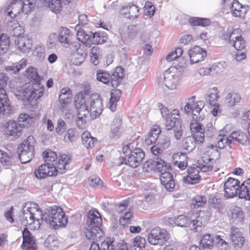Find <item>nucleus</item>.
<instances>
[{
	"label": "nucleus",
	"mask_w": 250,
	"mask_h": 250,
	"mask_svg": "<svg viewBox=\"0 0 250 250\" xmlns=\"http://www.w3.org/2000/svg\"><path fill=\"white\" fill-rule=\"evenodd\" d=\"M74 105L78 112L77 125L86 123L89 114L93 118L98 117L103 110L102 100L100 98L90 99L88 90L81 91L74 97Z\"/></svg>",
	"instance_id": "1"
},
{
	"label": "nucleus",
	"mask_w": 250,
	"mask_h": 250,
	"mask_svg": "<svg viewBox=\"0 0 250 250\" xmlns=\"http://www.w3.org/2000/svg\"><path fill=\"white\" fill-rule=\"evenodd\" d=\"M181 79V70L176 66H171L164 73L163 77L158 79V83L162 88L165 86L170 90H173L179 85Z\"/></svg>",
	"instance_id": "2"
},
{
	"label": "nucleus",
	"mask_w": 250,
	"mask_h": 250,
	"mask_svg": "<svg viewBox=\"0 0 250 250\" xmlns=\"http://www.w3.org/2000/svg\"><path fill=\"white\" fill-rule=\"evenodd\" d=\"M132 143L125 145L122 148L123 153L126 157L124 159L125 164L135 168L142 163L145 156V152L140 148H133Z\"/></svg>",
	"instance_id": "3"
},
{
	"label": "nucleus",
	"mask_w": 250,
	"mask_h": 250,
	"mask_svg": "<svg viewBox=\"0 0 250 250\" xmlns=\"http://www.w3.org/2000/svg\"><path fill=\"white\" fill-rule=\"evenodd\" d=\"M60 160L56 167L49 166L46 163H44L39 166L36 168H35L34 174L38 179H44L48 177H56L60 174H63V163L66 160Z\"/></svg>",
	"instance_id": "4"
},
{
	"label": "nucleus",
	"mask_w": 250,
	"mask_h": 250,
	"mask_svg": "<svg viewBox=\"0 0 250 250\" xmlns=\"http://www.w3.org/2000/svg\"><path fill=\"white\" fill-rule=\"evenodd\" d=\"M24 214L26 220V225L30 229L36 230L40 228L42 212L38 204L34 203L28 204Z\"/></svg>",
	"instance_id": "5"
},
{
	"label": "nucleus",
	"mask_w": 250,
	"mask_h": 250,
	"mask_svg": "<svg viewBox=\"0 0 250 250\" xmlns=\"http://www.w3.org/2000/svg\"><path fill=\"white\" fill-rule=\"evenodd\" d=\"M45 219L46 221L54 229L64 227L67 223V218L62 208L57 206L50 208Z\"/></svg>",
	"instance_id": "6"
},
{
	"label": "nucleus",
	"mask_w": 250,
	"mask_h": 250,
	"mask_svg": "<svg viewBox=\"0 0 250 250\" xmlns=\"http://www.w3.org/2000/svg\"><path fill=\"white\" fill-rule=\"evenodd\" d=\"M36 143L34 137L30 135L18 146V152L22 163H27L34 158Z\"/></svg>",
	"instance_id": "7"
},
{
	"label": "nucleus",
	"mask_w": 250,
	"mask_h": 250,
	"mask_svg": "<svg viewBox=\"0 0 250 250\" xmlns=\"http://www.w3.org/2000/svg\"><path fill=\"white\" fill-rule=\"evenodd\" d=\"M34 80V83L26 84L24 88V96L28 101L31 100H37L42 97L43 93V88L39 82L40 77L36 72L31 77Z\"/></svg>",
	"instance_id": "8"
},
{
	"label": "nucleus",
	"mask_w": 250,
	"mask_h": 250,
	"mask_svg": "<svg viewBox=\"0 0 250 250\" xmlns=\"http://www.w3.org/2000/svg\"><path fill=\"white\" fill-rule=\"evenodd\" d=\"M42 157L44 160L45 163L47 164L49 166L56 167L57 164L60 160H64L66 159V160L63 163V172L66 171V166L70 164L72 161V158L71 155L67 154H61L58 156L56 152L50 149H47L42 153Z\"/></svg>",
	"instance_id": "9"
},
{
	"label": "nucleus",
	"mask_w": 250,
	"mask_h": 250,
	"mask_svg": "<svg viewBox=\"0 0 250 250\" xmlns=\"http://www.w3.org/2000/svg\"><path fill=\"white\" fill-rule=\"evenodd\" d=\"M35 0H13L7 7L6 12L12 18L17 17L23 8L31 10L34 7Z\"/></svg>",
	"instance_id": "10"
},
{
	"label": "nucleus",
	"mask_w": 250,
	"mask_h": 250,
	"mask_svg": "<svg viewBox=\"0 0 250 250\" xmlns=\"http://www.w3.org/2000/svg\"><path fill=\"white\" fill-rule=\"evenodd\" d=\"M228 43L237 51H243L246 48V42L243 37V32L240 28H236L227 34Z\"/></svg>",
	"instance_id": "11"
},
{
	"label": "nucleus",
	"mask_w": 250,
	"mask_h": 250,
	"mask_svg": "<svg viewBox=\"0 0 250 250\" xmlns=\"http://www.w3.org/2000/svg\"><path fill=\"white\" fill-rule=\"evenodd\" d=\"M168 232L159 228H154L148 234L147 239L148 242L153 245L163 246L169 239Z\"/></svg>",
	"instance_id": "12"
},
{
	"label": "nucleus",
	"mask_w": 250,
	"mask_h": 250,
	"mask_svg": "<svg viewBox=\"0 0 250 250\" xmlns=\"http://www.w3.org/2000/svg\"><path fill=\"white\" fill-rule=\"evenodd\" d=\"M240 186V181L238 179L232 177L229 178L224 185L225 196L230 198L238 195Z\"/></svg>",
	"instance_id": "13"
},
{
	"label": "nucleus",
	"mask_w": 250,
	"mask_h": 250,
	"mask_svg": "<svg viewBox=\"0 0 250 250\" xmlns=\"http://www.w3.org/2000/svg\"><path fill=\"white\" fill-rule=\"evenodd\" d=\"M230 238L232 245L235 249H241L245 242L242 232L239 229L234 227L231 228Z\"/></svg>",
	"instance_id": "14"
},
{
	"label": "nucleus",
	"mask_w": 250,
	"mask_h": 250,
	"mask_svg": "<svg viewBox=\"0 0 250 250\" xmlns=\"http://www.w3.org/2000/svg\"><path fill=\"white\" fill-rule=\"evenodd\" d=\"M167 111L168 109L166 107L162 108L161 109V113L163 117L165 118L167 123L169 125H178L181 123V117L178 109H175L170 113H167Z\"/></svg>",
	"instance_id": "15"
},
{
	"label": "nucleus",
	"mask_w": 250,
	"mask_h": 250,
	"mask_svg": "<svg viewBox=\"0 0 250 250\" xmlns=\"http://www.w3.org/2000/svg\"><path fill=\"white\" fill-rule=\"evenodd\" d=\"M12 111V108L6 90L3 88H0V113L3 115H8Z\"/></svg>",
	"instance_id": "16"
},
{
	"label": "nucleus",
	"mask_w": 250,
	"mask_h": 250,
	"mask_svg": "<svg viewBox=\"0 0 250 250\" xmlns=\"http://www.w3.org/2000/svg\"><path fill=\"white\" fill-rule=\"evenodd\" d=\"M188 56L191 63L204 61L206 57V51L200 47L195 45L188 50Z\"/></svg>",
	"instance_id": "17"
},
{
	"label": "nucleus",
	"mask_w": 250,
	"mask_h": 250,
	"mask_svg": "<svg viewBox=\"0 0 250 250\" xmlns=\"http://www.w3.org/2000/svg\"><path fill=\"white\" fill-rule=\"evenodd\" d=\"M205 106L203 101H196L195 96H192L188 99L186 104L184 106V110L187 113L195 111L199 113Z\"/></svg>",
	"instance_id": "18"
},
{
	"label": "nucleus",
	"mask_w": 250,
	"mask_h": 250,
	"mask_svg": "<svg viewBox=\"0 0 250 250\" xmlns=\"http://www.w3.org/2000/svg\"><path fill=\"white\" fill-rule=\"evenodd\" d=\"M188 172V174L183 178V181L185 184L193 185L200 182L201 177L199 175L200 171L198 167H189Z\"/></svg>",
	"instance_id": "19"
},
{
	"label": "nucleus",
	"mask_w": 250,
	"mask_h": 250,
	"mask_svg": "<svg viewBox=\"0 0 250 250\" xmlns=\"http://www.w3.org/2000/svg\"><path fill=\"white\" fill-rule=\"evenodd\" d=\"M22 238L23 241L21 247L23 249L25 250H36L33 237L26 228L22 231Z\"/></svg>",
	"instance_id": "20"
},
{
	"label": "nucleus",
	"mask_w": 250,
	"mask_h": 250,
	"mask_svg": "<svg viewBox=\"0 0 250 250\" xmlns=\"http://www.w3.org/2000/svg\"><path fill=\"white\" fill-rule=\"evenodd\" d=\"M85 237L90 241L97 240L104 235V232L101 227L96 226H88L84 231Z\"/></svg>",
	"instance_id": "21"
},
{
	"label": "nucleus",
	"mask_w": 250,
	"mask_h": 250,
	"mask_svg": "<svg viewBox=\"0 0 250 250\" xmlns=\"http://www.w3.org/2000/svg\"><path fill=\"white\" fill-rule=\"evenodd\" d=\"M190 131L191 136L196 144H203L205 136L204 126H190Z\"/></svg>",
	"instance_id": "22"
},
{
	"label": "nucleus",
	"mask_w": 250,
	"mask_h": 250,
	"mask_svg": "<svg viewBox=\"0 0 250 250\" xmlns=\"http://www.w3.org/2000/svg\"><path fill=\"white\" fill-rule=\"evenodd\" d=\"M160 179L162 185L167 191H172L174 190L175 183L169 171L161 174Z\"/></svg>",
	"instance_id": "23"
},
{
	"label": "nucleus",
	"mask_w": 250,
	"mask_h": 250,
	"mask_svg": "<svg viewBox=\"0 0 250 250\" xmlns=\"http://www.w3.org/2000/svg\"><path fill=\"white\" fill-rule=\"evenodd\" d=\"M72 92L68 87L61 89L59 96V100L62 108H64L69 104L72 100Z\"/></svg>",
	"instance_id": "24"
},
{
	"label": "nucleus",
	"mask_w": 250,
	"mask_h": 250,
	"mask_svg": "<svg viewBox=\"0 0 250 250\" xmlns=\"http://www.w3.org/2000/svg\"><path fill=\"white\" fill-rule=\"evenodd\" d=\"M231 13L235 17L244 18L247 13L246 7L238 0H233L231 4Z\"/></svg>",
	"instance_id": "25"
},
{
	"label": "nucleus",
	"mask_w": 250,
	"mask_h": 250,
	"mask_svg": "<svg viewBox=\"0 0 250 250\" xmlns=\"http://www.w3.org/2000/svg\"><path fill=\"white\" fill-rule=\"evenodd\" d=\"M87 226L101 227L102 219L100 213L96 209H91L87 215Z\"/></svg>",
	"instance_id": "26"
},
{
	"label": "nucleus",
	"mask_w": 250,
	"mask_h": 250,
	"mask_svg": "<svg viewBox=\"0 0 250 250\" xmlns=\"http://www.w3.org/2000/svg\"><path fill=\"white\" fill-rule=\"evenodd\" d=\"M121 11L126 18L134 19L139 16V8L136 5L131 3L128 5L123 6Z\"/></svg>",
	"instance_id": "27"
},
{
	"label": "nucleus",
	"mask_w": 250,
	"mask_h": 250,
	"mask_svg": "<svg viewBox=\"0 0 250 250\" xmlns=\"http://www.w3.org/2000/svg\"><path fill=\"white\" fill-rule=\"evenodd\" d=\"M174 163L181 169H185L188 166V158L187 153L177 152L173 155Z\"/></svg>",
	"instance_id": "28"
},
{
	"label": "nucleus",
	"mask_w": 250,
	"mask_h": 250,
	"mask_svg": "<svg viewBox=\"0 0 250 250\" xmlns=\"http://www.w3.org/2000/svg\"><path fill=\"white\" fill-rule=\"evenodd\" d=\"M18 48L23 53L28 52L31 49L32 41L24 37H19L16 41Z\"/></svg>",
	"instance_id": "29"
},
{
	"label": "nucleus",
	"mask_w": 250,
	"mask_h": 250,
	"mask_svg": "<svg viewBox=\"0 0 250 250\" xmlns=\"http://www.w3.org/2000/svg\"><path fill=\"white\" fill-rule=\"evenodd\" d=\"M240 198L250 201V179L245 180L240 186L238 192Z\"/></svg>",
	"instance_id": "30"
},
{
	"label": "nucleus",
	"mask_w": 250,
	"mask_h": 250,
	"mask_svg": "<svg viewBox=\"0 0 250 250\" xmlns=\"http://www.w3.org/2000/svg\"><path fill=\"white\" fill-rule=\"evenodd\" d=\"M9 44V37L6 35L1 34L0 36V66L3 63L2 56L8 51Z\"/></svg>",
	"instance_id": "31"
},
{
	"label": "nucleus",
	"mask_w": 250,
	"mask_h": 250,
	"mask_svg": "<svg viewBox=\"0 0 250 250\" xmlns=\"http://www.w3.org/2000/svg\"><path fill=\"white\" fill-rule=\"evenodd\" d=\"M24 126H5L4 132L5 136H12L14 138H19L21 135Z\"/></svg>",
	"instance_id": "32"
},
{
	"label": "nucleus",
	"mask_w": 250,
	"mask_h": 250,
	"mask_svg": "<svg viewBox=\"0 0 250 250\" xmlns=\"http://www.w3.org/2000/svg\"><path fill=\"white\" fill-rule=\"evenodd\" d=\"M102 49L98 46H93L89 52L90 62L94 65H98L102 56Z\"/></svg>",
	"instance_id": "33"
},
{
	"label": "nucleus",
	"mask_w": 250,
	"mask_h": 250,
	"mask_svg": "<svg viewBox=\"0 0 250 250\" xmlns=\"http://www.w3.org/2000/svg\"><path fill=\"white\" fill-rule=\"evenodd\" d=\"M215 245L214 237L209 233H206L202 237L200 245L204 249L211 250Z\"/></svg>",
	"instance_id": "34"
},
{
	"label": "nucleus",
	"mask_w": 250,
	"mask_h": 250,
	"mask_svg": "<svg viewBox=\"0 0 250 250\" xmlns=\"http://www.w3.org/2000/svg\"><path fill=\"white\" fill-rule=\"evenodd\" d=\"M124 70L121 66H117L112 74L111 84L113 87H117L124 76Z\"/></svg>",
	"instance_id": "35"
},
{
	"label": "nucleus",
	"mask_w": 250,
	"mask_h": 250,
	"mask_svg": "<svg viewBox=\"0 0 250 250\" xmlns=\"http://www.w3.org/2000/svg\"><path fill=\"white\" fill-rule=\"evenodd\" d=\"M146 245V241L145 237L137 235L132 241L131 248L132 250H145Z\"/></svg>",
	"instance_id": "36"
},
{
	"label": "nucleus",
	"mask_w": 250,
	"mask_h": 250,
	"mask_svg": "<svg viewBox=\"0 0 250 250\" xmlns=\"http://www.w3.org/2000/svg\"><path fill=\"white\" fill-rule=\"evenodd\" d=\"M58 40L61 43H71L72 41V35L69 29L65 27L62 28L58 36Z\"/></svg>",
	"instance_id": "37"
},
{
	"label": "nucleus",
	"mask_w": 250,
	"mask_h": 250,
	"mask_svg": "<svg viewBox=\"0 0 250 250\" xmlns=\"http://www.w3.org/2000/svg\"><path fill=\"white\" fill-rule=\"evenodd\" d=\"M81 138L83 145L87 148H92L94 146L97 139L91 136L89 132L84 131L82 134Z\"/></svg>",
	"instance_id": "38"
},
{
	"label": "nucleus",
	"mask_w": 250,
	"mask_h": 250,
	"mask_svg": "<svg viewBox=\"0 0 250 250\" xmlns=\"http://www.w3.org/2000/svg\"><path fill=\"white\" fill-rule=\"evenodd\" d=\"M46 4L50 10L56 14L60 13L63 8L62 0H48Z\"/></svg>",
	"instance_id": "39"
},
{
	"label": "nucleus",
	"mask_w": 250,
	"mask_h": 250,
	"mask_svg": "<svg viewBox=\"0 0 250 250\" xmlns=\"http://www.w3.org/2000/svg\"><path fill=\"white\" fill-rule=\"evenodd\" d=\"M77 40L86 46L91 45V33L87 34L83 29H80L77 32Z\"/></svg>",
	"instance_id": "40"
},
{
	"label": "nucleus",
	"mask_w": 250,
	"mask_h": 250,
	"mask_svg": "<svg viewBox=\"0 0 250 250\" xmlns=\"http://www.w3.org/2000/svg\"><path fill=\"white\" fill-rule=\"evenodd\" d=\"M122 92L119 89H115L112 90L109 104V108L112 111L115 110L117 106V103L119 101Z\"/></svg>",
	"instance_id": "41"
},
{
	"label": "nucleus",
	"mask_w": 250,
	"mask_h": 250,
	"mask_svg": "<svg viewBox=\"0 0 250 250\" xmlns=\"http://www.w3.org/2000/svg\"><path fill=\"white\" fill-rule=\"evenodd\" d=\"M207 203V199L205 196L197 195L191 200V207L194 209L203 207Z\"/></svg>",
	"instance_id": "42"
},
{
	"label": "nucleus",
	"mask_w": 250,
	"mask_h": 250,
	"mask_svg": "<svg viewBox=\"0 0 250 250\" xmlns=\"http://www.w3.org/2000/svg\"><path fill=\"white\" fill-rule=\"evenodd\" d=\"M200 169L204 172H208L212 171H216L219 169L215 161L208 162H202L200 165Z\"/></svg>",
	"instance_id": "43"
},
{
	"label": "nucleus",
	"mask_w": 250,
	"mask_h": 250,
	"mask_svg": "<svg viewBox=\"0 0 250 250\" xmlns=\"http://www.w3.org/2000/svg\"><path fill=\"white\" fill-rule=\"evenodd\" d=\"M220 138L218 141L217 147L220 149L224 148L227 146H230L232 144V140L224 134V130H222L220 131Z\"/></svg>",
	"instance_id": "44"
},
{
	"label": "nucleus",
	"mask_w": 250,
	"mask_h": 250,
	"mask_svg": "<svg viewBox=\"0 0 250 250\" xmlns=\"http://www.w3.org/2000/svg\"><path fill=\"white\" fill-rule=\"evenodd\" d=\"M241 97L239 94L234 91L229 93L226 98L227 104L229 106H233L239 103Z\"/></svg>",
	"instance_id": "45"
},
{
	"label": "nucleus",
	"mask_w": 250,
	"mask_h": 250,
	"mask_svg": "<svg viewBox=\"0 0 250 250\" xmlns=\"http://www.w3.org/2000/svg\"><path fill=\"white\" fill-rule=\"evenodd\" d=\"M59 241L56 236L50 235L48 236L44 243V246L49 250H54L59 246Z\"/></svg>",
	"instance_id": "46"
},
{
	"label": "nucleus",
	"mask_w": 250,
	"mask_h": 250,
	"mask_svg": "<svg viewBox=\"0 0 250 250\" xmlns=\"http://www.w3.org/2000/svg\"><path fill=\"white\" fill-rule=\"evenodd\" d=\"M35 118L28 114L22 113L19 115L17 122L19 125H27L34 123Z\"/></svg>",
	"instance_id": "47"
},
{
	"label": "nucleus",
	"mask_w": 250,
	"mask_h": 250,
	"mask_svg": "<svg viewBox=\"0 0 250 250\" xmlns=\"http://www.w3.org/2000/svg\"><path fill=\"white\" fill-rule=\"evenodd\" d=\"M35 118L28 114L22 113L19 115L17 122L19 125H27L34 123Z\"/></svg>",
	"instance_id": "48"
},
{
	"label": "nucleus",
	"mask_w": 250,
	"mask_h": 250,
	"mask_svg": "<svg viewBox=\"0 0 250 250\" xmlns=\"http://www.w3.org/2000/svg\"><path fill=\"white\" fill-rule=\"evenodd\" d=\"M229 137L232 140V143L233 141H236L239 143L243 144L247 140V136L245 133L240 131L232 132Z\"/></svg>",
	"instance_id": "49"
},
{
	"label": "nucleus",
	"mask_w": 250,
	"mask_h": 250,
	"mask_svg": "<svg viewBox=\"0 0 250 250\" xmlns=\"http://www.w3.org/2000/svg\"><path fill=\"white\" fill-rule=\"evenodd\" d=\"M114 242L115 238L113 237H105L101 244V250H115Z\"/></svg>",
	"instance_id": "50"
},
{
	"label": "nucleus",
	"mask_w": 250,
	"mask_h": 250,
	"mask_svg": "<svg viewBox=\"0 0 250 250\" xmlns=\"http://www.w3.org/2000/svg\"><path fill=\"white\" fill-rule=\"evenodd\" d=\"M219 97V91L217 87H214L209 89L208 100L210 105H215V104H218V101Z\"/></svg>",
	"instance_id": "51"
},
{
	"label": "nucleus",
	"mask_w": 250,
	"mask_h": 250,
	"mask_svg": "<svg viewBox=\"0 0 250 250\" xmlns=\"http://www.w3.org/2000/svg\"><path fill=\"white\" fill-rule=\"evenodd\" d=\"M107 40L106 35L100 32L91 33V44H103Z\"/></svg>",
	"instance_id": "52"
},
{
	"label": "nucleus",
	"mask_w": 250,
	"mask_h": 250,
	"mask_svg": "<svg viewBox=\"0 0 250 250\" xmlns=\"http://www.w3.org/2000/svg\"><path fill=\"white\" fill-rule=\"evenodd\" d=\"M156 171L163 174L164 172L169 171L170 166L169 164L167 163L165 161L161 159L157 158L156 160Z\"/></svg>",
	"instance_id": "53"
},
{
	"label": "nucleus",
	"mask_w": 250,
	"mask_h": 250,
	"mask_svg": "<svg viewBox=\"0 0 250 250\" xmlns=\"http://www.w3.org/2000/svg\"><path fill=\"white\" fill-rule=\"evenodd\" d=\"M133 218V212L131 211H127L120 218L119 224L124 227L127 226L128 225L131 223Z\"/></svg>",
	"instance_id": "54"
},
{
	"label": "nucleus",
	"mask_w": 250,
	"mask_h": 250,
	"mask_svg": "<svg viewBox=\"0 0 250 250\" xmlns=\"http://www.w3.org/2000/svg\"><path fill=\"white\" fill-rule=\"evenodd\" d=\"M189 219L185 215H180L175 218L174 223L175 224L179 227H185L189 225Z\"/></svg>",
	"instance_id": "55"
},
{
	"label": "nucleus",
	"mask_w": 250,
	"mask_h": 250,
	"mask_svg": "<svg viewBox=\"0 0 250 250\" xmlns=\"http://www.w3.org/2000/svg\"><path fill=\"white\" fill-rule=\"evenodd\" d=\"M88 182L89 186L93 188H101L104 187L103 181L96 175H93L89 177Z\"/></svg>",
	"instance_id": "56"
},
{
	"label": "nucleus",
	"mask_w": 250,
	"mask_h": 250,
	"mask_svg": "<svg viewBox=\"0 0 250 250\" xmlns=\"http://www.w3.org/2000/svg\"><path fill=\"white\" fill-rule=\"evenodd\" d=\"M183 53V50L181 47H177L174 51L170 52L166 57V60L171 62L180 57Z\"/></svg>",
	"instance_id": "57"
},
{
	"label": "nucleus",
	"mask_w": 250,
	"mask_h": 250,
	"mask_svg": "<svg viewBox=\"0 0 250 250\" xmlns=\"http://www.w3.org/2000/svg\"><path fill=\"white\" fill-rule=\"evenodd\" d=\"M97 79L105 84L109 83L110 81H111V76L109 73L101 70L97 72Z\"/></svg>",
	"instance_id": "58"
},
{
	"label": "nucleus",
	"mask_w": 250,
	"mask_h": 250,
	"mask_svg": "<svg viewBox=\"0 0 250 250\" xmlns=\"http://www.w3.org/2000/svg\"><path fill=\"white\" fill-rule=\"evenodd\" d=\"M156 166H157L156 160H149L144 164L143 169L147 172L152 170L156 171Z\"/></svg>",
	"instance_id": "59"
},
{
	"label": "nucleus",
	"mask_w": 250,
	"mask_h": 250,
	"mask_svg": "<svg viewBox=\"0 0 250 250\" xmlns=\"http://www.w3.org/2000/svg\"><path fill=\"white\" fill-rule=\"evenodd\" d=\"M215 244L219 247H222L226 250L229 247V244L219 235L214 236Z\"/></svg>",
	"instance_id": "60"
},
{
	"label": "nucleus",
	"mask_w": 250,
	"mask_h": 250,
	"mask_svg": "<svg viewBox=\"0 0 250 250\" xmlns=\"http://www.w3.org/2000/svg\"><path fill=\"white\" fill-rule=\"evenodd\" d=\"M195 142H193L190 137H188L184 140L183 146L185 149L187 150L191 151L195 147Z\"/></svg>",
	"instance_id": "61"
},
{
	"label": "nucleus",
	"mask_w": 250,
	"mask_h": 250,
	"mask_svg": "<svg viewBox=\"0 0 250 250\" xmlns=\"http://www.w3.org/2000/svg\"><path fill=\"white\" fill-rule=\"evenodd\" d=\"M144 10L146 15L153 16L155 12V7L151 2L148 1L146 3Z\"/></svg>",
	"instance_id": "62"
},
{
	"label": "nucleus",
	"mask_w": 250,
	"mask_h": 250,
	"mask_svg": "<svg viewBox=\"0 0 250 250\" xmlns=\"http://www.w3.org/2000/svg\"><path fill=\"white\" fill-rule=\"evenodd\" d=\"M203 225L202 221V217L198 216L196 217V219L190 220L189 225L188 226L192 228L194 230H196L198 227H201Z\"/></svg>",
	"instance_id": "63"
},
{
	"label": "nucleus",
	"mask_w": 250,
	"mask_h": 250,
	"mask_svg": "<svg viewBox=\"0 0 250 250\" xmlns=\"http://www.w3.org/2000/svg\"><path fill=\"white\" fill-rule=\"evenodd\" d=\"M26 64L27 60L22 59L17 65L10 66V70H13L15 73L18 72L20 69L24 68Z\"/></svg>",
	"instance_id": "64"
}]
</instances>
